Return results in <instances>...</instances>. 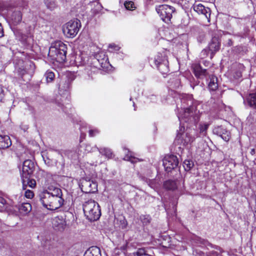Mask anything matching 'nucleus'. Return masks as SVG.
Returning a JSON list of instances; mask_svg holds the SVG:
<instances>
[{
	"label": "nucleus",
	"mask_w": 256,
	"mask_h": 256,
	"mask_svg": "<svg viewBox=\"0 0 256 256\" xmlns=\"http://www.w3.org/2000/svg\"><path fill=\"white\" fill-rule=\"evenodd\" d=\"M92 62L94 66L88 65L84 68L85 72L89 76H92V74H95L100 68H107L109 64L108 58L104 52H100L96 54L92 58Z\"/></svg>",
	"instance_id": "1"
},
{
	"label": "nucleus",
	"mask_w": 256,
	"mask_h": 256,
	"mask_svg": "<svg viewBox=\"0 0 256 256\" xmlns=\"http://www.w3.org/2000/svg\"><path fill=\"white\" fill-rule=\"evenodd\" d=\"M66 45L61 41H56L50 48L48 55L58 62H63L66 60Z\"/></svg>",
	"instance_id": "2"
},
{
	"label": "nucleus",
	"mask_w": 256,
	"mask_h": 256,
	"mask_svg": "<svg viewBox=\"0 0 256 256\" xmlns=\"http://www.w3.org/2000/svg\"><path fill=\"white\" fill-rule=\"evenodd\" d=\"M83 210L86 218L90 221L99 219L101 215L98 204L94 200H88L83 204Z\"/></svg>",
	"instance_id": "3"
},
{
	"label": "nucleus",
	"mask_w": 256,
	"mask_h": 256,
	"mask_svg": "<svg viewBox=\"0 0 256 256\" xmlns=\"http://www.w3.org/2000/svg\"><path fill=\"white\" fill-rule=\"evenodd\" d=\"M180 104H177L178 110H183V112H200L196 102H194L192 95L183 94L180 97Z\"/></svg>",
	"instance_id": "4"
},
{
	"label": "nucleus",
	"mask_w": 256,
	"mask_h": 256,
	"mask_svg": "<svg viewBox=\"0 0 256 256\" xmlns=\"http://www.w3.org/2000/svg\"><path fill=\"white\" fill-rule=\"evenodd\" d=\"M62 198L52 197V196H40V202L48 210H54L60 208L64 203Z\"/></svg>",
	"instance_id": "5"
},
{
	"label": "nucleus",
	"mask_w": 256,
	"mask_h": 256,
	"mask_svg": "<svg viewBox=\"0 0 256 256\" xmlns=\"http://www.w3.org/2000/svg\"><path fill=\"white\" fill-rule=\"evenodd\" d=\"M77 124L80 125V142H82L86 136V132H88V135L90 137H94L100 133V130L98 128L90 126L82 121L80 120H74Z\"/></svg>",
	"instance_id": "6"
},
{
	"label": "nucleus",
	"mask_w": 256,
	"mask_h": 256,
	"mask_svg": "<svg viewBox=\"0 0 256 256\" xmlns=\"http://www.w3.org/2000/svg\"><path fill=\"white\" fill-rule=\"evenodd\" d=\"M80 26V21L78 19L70 20L64 26L63 32L68 38H74L77 34Z\"/></svg>",
	"instance_id": "7"
},
{
	"label": "nucleus",
	"mask_w": 256,
	"mask_h": 256,
	"mask_svg": "<svg viewBox=\"0 0 256 256\" xmlns=\"http://www.w3.org/2000/svg\"><path fill=\"white\" fill-rule=\"evenodd\" d=\"M156 11L163 21L168 22L172 17V14L174 12V8L168 5L162 4L156 8Z\"/></svg>",
	"instance_id": "8"
},
{
	"label": "nucleus",
	"mask_w": 256,
	"mask_h": 256,
	"mask_svg": "<svg viewBox=\"0 0 256 256\" xmlns=\"http://www.w3.org/2000/svg\"><path fill=\"white\" fill-rule=\"evenodd\" d=\"M178 164L177 157L174 155L166 156L163 160V166L165 170L168 172H170L176 168Z\"/></svg>",
	"instance_id": "9"
},
{
	"label": "nucleus",
	"mask_w": 256,
	"mask_h": 256,
	"mask_svg": "<svg viewBox=\"0 0 256 256\" xmlns=\"http://www.w3.org/2000/svg\"><path fill=\"white\" fill-rule=\"evenodd\" d=\"M80 188L84 192L93 193L96 190L97 185L92 181L84 180L81 182Z\"/></svg>",
	"instance_id": "10"
},
{
	"label": "nucleus",
	"mask_w": 256,
	"mask_h": 256,
	"mask_svg": "<svg viewBox=\"0 0 256 256\" xmlns=\"http://www.w3.org/2000/svg\"><path fill=\"white\" fill-rule=\"evenodd\" d=\"M34 168V164L32 160H24L23 162L21 176H31L33 174Z\"/></svg>",
	"instance_id": "11"
},
{
	"label": "nucleus",
	"mask_w": 256,
	"mask_h": 256,
	"mask_svg": "<svg viewBox=\"0 0 256 256\" xmlns=\"http://www.w3.org/2000/svg\"><path fill=\"white\" fill-rule=\"evenodd\" d=\"M70 87V81L69 79L65 80L64 82H62L59 87V93L62 96V98H64L66 96V99L69 100L70 94L68 90Z\"/></svg>",
	"instance_id": "12"
},
{
	"label": "nucleus",
	"mask_w": 256,
	"mask_h": 256,
	"mask_svg": "<svg viewBox=\"0 0 256 256\" xmlns=\"http://www.w3.org/2000/svg\"><path fill=\"white\" fill-rule=\"evenodd\" d=\"M193 9L198 14L204 16L205 18L210 21V8L205 7L201 4H195L193 5Z\"/></svg>",
	"instance_id": "13"
},
{
	"label": "nucleus",
	"mask_w": 256,
	"mask_h": 256,
	"mask_svg": "<svg viewBox=\"0 0 256 256\" xmlns=\"http://www.w3.org/2000/svg\"><path fill=\"white\" fill-rule=\"evenodd\" d=\"M52 224L54 228L56 230L62 232L66 228V222L62 216H56L53 219Z\"/></svg>",
	"instance_id": "14"
},
{
	"label": "nucleus",
	"mask_w": 256,
	"mask_h": 256,
	"mask_svg": "<svg viewBox=\"0 0 256 256\" xmlns=\"http://www.w3.org/2000/svg\"><path fill=\"white\" fill-rule=\"evenodd\" d=\"M95 149H97L98 150V148L96 146L94 147H92L90 144H84V152H82V150H80V148H76V154L72 158L73 159L76 160L80 158V156H83L84 153L94 151Z\"/></svg>",
	"instance_id": "15"
},
{
	"label": "nucleus",
	"mask_w": 256,
	"mask_h": 256,
	"mask_svg": "<svg viewBox=\"0 0 256 256\" xmlns=\"http://www.w3.org/2000/svg\"><path fill=\"white\" fill-rule=\"evenodd\" d=\"M8 15L10 16V20L14 25L18 24L22 20V14L19 10H15L11 14H10V11H8Z\"/></svg>",
	"instance_id": "16"
},
{
	"label": "nucleus",
	"mask_w": 256,
	"mask_h": 256,
	"mask_svg": "<svg viewBox=\"0 0 256 256\" xmlns=\"http://www.w3.org/2000/svg\"><path fill=\"white\" fill-rule=\"evenodd\" d=\"M214 134L220 136L224 140L228 142L230 138V132L222 126H218L214 130Z\"/></svg>",
	"instance_id": "17"
},
{
	"label": "nucleus",
	"mask_w": 256,
	"mask_h": 256,
	"mask_svg": "<svg viewBox=\"0 0 256 256\" xmlns=\"http://www.w3.org/2000/svg\"><path fill=\"white\" fill-rule=\"evenodd\" d=\"M30 176H21L22 188L26 190L28 186L30 188H34L36 186V181L34 179L30 178Z\"/></svg>",
	"instance_id": "18"
},
{
	"label": "nucleus",
	"mask_w": 256,
	"mask_h": 256,
	"mask_svg": "<svg viewBox=\"0 0 256 256\" xmlns=\"http://www.w3.org/2000/svg\"><path fill=\"white\" fill-rule=\"evenodd\" d=\"M52 196V197L62 198V190L58 188H54L52 189L50 188L49 190H46L42 193L40 196Z\"/></svg>",
	"instance_id": "19"
},
{
	"label": "nucleus",
	"mask_w": 256,
	"mask_h": 256,
	"mask_svg": "<svg viewBox=\"0 0 256 256\" xmlns=\"http://www.w3.org/2000/svg\"><path fill=\"white\" fill-rule=\"evenodd\" d=\"M190 113H178V118L180 122V124H184V122H191L193 121L194 118L190 115Z\"/></svg>",
	"instance_id": "20"
},
{
	"label": "nucleus",
	"mask_w": 256,
	"mask_h": 256,
	"mask_svg": "<svg viewBox=\"0 0 256 256\" xmlns=\"http://www.w3.org/2000/svg\"><path fill=\"white\" fill-rule=\"evenodd\" d=\"M11 144L12 142L8 136L0 135V149L8 148Z\"/></svg>",
	"instance_id": "21"
},
{
	"label": "nucleus",
	"mask_w": 256,
	"mask_h": 256,
	"mask_svg": "<svg viewBox=\"0 0 256 256\" xmlns=\"http://www.w3.org/2000/svg\"><path fill=\"white\" fill-rule=\"evenodd\" d=\"M210 81L208 83V89L211 91H215L218 88V78L214 75H211L209 77Z\"/></svg>",
	"instance_id": "22"
},
{
	"label": "nucleus",
	"mask_w": 256,
	"mask_h": 256,
	"mask_svg": "<svg viewBox=\"0 0 256 256\" xmlns=\"http://www.w3.org/2000/svg\"><path fill=\"white\" fill-rule=\"evenodd\" d=\"M158 70L164 75L169 72L168 62V60H164L162 63L156 65Z\"/></svg>",
	"instance_id": "23"
},
{
	"label": "nucleus",
	"mask_w": 256,
	"mask_h": 256,
	"mask_svg": "<svg viewBox=\"0 0 256 256\" xmlns=\"http://www.w3.org/2000/svg\"><path fill=\"white\" fill-rule=\"evenodd\" d=\"M220 42L216 38H213L208 46V48L211 51L212 54H214L220 49Z\"/></svg>",
	"instance_id": "24"
},
{
	"label": "nucleus",
	"mask_w": 256,
	"mask_h": 256,
	"mask_svg": "<svg viewBox=\"0 0 256 256\" xmlns=\"http://www.w3.org/2000/svg\"><path fill=\"white\" fill-rule=\"evenodd\" d=\"M84 256H102L100 250L97 246H92L86 251Z\"/></svg>",
	"instance_id": "25"
},
{
	"label": "nucleus",
	"mask_w": 256,
	"mask_h": 256,
	"mask_svg": "<svg viewBox=\"0 0 256 256\" xmlns=\"http://www.w3.org/2000/svg\"><path fill=\"white\" fill-rule=\"evenodd\" d=\"M168 83L172 88H178L180 86V79L178 76H174L170 78Z\"/></svg>",
	"instance_id": "26"
},
{
	"label": "nucleus",
	"mask_w": 256,
	"mask_h": 256,
	"mask_svg": "<svg viewBox=\"0 0 256 256\" xmlns=\"http://www.w3.org/2000/svg\"><path fill=\"white\" fill-rule=\"evenodd\" d=\"M20 212L22 215H26L32 210V206L28 202L21 204L18 208Z\"/></svg>",
	"instance_id": "27"
},
{
	"label": "nucleus",
	"mask_w": 256,
	"mask_h": 256,
	"mask_svg": "<svg viewBox=\"0 0 256 256\" xmlns=\"http://www.w3.org/2000/svg\"><path fill=\"white\" fill-rule=\"evenodd\" d=\"M194 73L196 77L200 78L202 76H206V70L203 69L200 66H197L194 68Z\"/></svg>",
	"instance_id": "28"
},
{
	"label": "nucleus",
	"mask_w": 256,
	"mask_h": 256,
	"mask_svg": "<svg viewBox=\"0 0 256 256\" xmlns=\"http://www.w3.org/2000/svg\"><path fill=\"white\" fill-rule=\"evenodd\" d=\"M125 150L126 155L124 158V160L127 161H130L132 163H136L138 162V159L132 156V152H130L128 150L124 148Z\"/></svg>",
	"instance_id": "29"
},
{
	"label": "nucleus",
	"mask_w": 256,
	"mask_h": 256,
	"mask_svg": "<svg viewBox=\"0 0 256 256\" xmlns=\"http://www.w3.org/2000/svg\"><path fill=\"white\" fill-rule=\"evenodd\" d=\"M249 106L256 110V93L250 94L247 98Z\"/></svg>",
	"instance_id": "30"
},
{
	"label": "nucleus",
	"mask_w": 256,
	"mask_h": 256,
	"mask_svg": "<svg viewBox=\"0 0 256 256\" xmlns=\"http://www.w3.org/2000/svg\"><path fill=\"white\" fill-rule=\"evenodd\" d=\"M164 186L166 189L174 190L177 188V184L175 180H168L164 182Z\"/></svg>",
	"instance_id": "31"
},
{
	"label": "nucleus",
	"mask_w": 256,
	"mask_h": 256,
	"mask_svg": "<svg viewBox=\"0 0 256 256\" xmlns=\"http://www.w3.org/2000/svg\"><path fill=\"white\" fill-rule=\"evenodd\" d=\"M98 150L100 153L104 155L108 158H112L113 157V153L112 150L107 148H98Z\"/></svg>",
	"instance_id": "32"
},
{
	"label": "nucleus",
	"mask_w": 256,
	"mask_h": 256,
	"mask_svg": "<svg viewBox=\"0 0 256 256\" xmlns=\"http://www.w3.org/2000/svg\"><path fill=\"white\" fill-rule=\"evenodd\" d=\"M10 210H12L11 206L6 202V200L0 197V212Z\"/></svg>",
	"instance_id": "33"
},
{
	"label": "nucleus",
	"mask_w": 256,
	"mask_h": 256,
	"mask_svg": "<svg viewBox=\"0 0 256 256\" xmlns=\"http://www.w3.org/2000/svg\"><path fill=\"white\" fill-rule=\"evenodd\" d=\"M164 60H168L166 56L162 53H158L154 57V62L156 66L162 63Z\"/></svg>",
	"instance_id": "34"
},
{
	"label": "nucleus",
	"mask_w": 256,
	"mask_h": 256,
	"mask_svg": "<svg viewBox=\"0 0 256 256\" xmlns=\"http://www.w3.org/2000/svg\"><path fill=\"white\" fill-rule=\"evenodd\" d=\"M194 166V162L192 160H186L183 162V166L186 171H190Z\"/></svg>",
	"instance_id": "35"
},
{
	"label": "nucleus",
	"mask_w": 256,
	"mask_h": 256,
	"mask_svg": "<svg viewBox=\"0 0 256 256\" xmlns=\"http://www.w3.org/2000/svg\"><path fill=\"white\" fill-rule=\"evenodd\" d=\"M209 124L206 123L200 124L199 125L198 129L200 133L203 136H206L207 134V130L208 128Z\"/></svg>",
	"instance_id": "36"
},
{
	"label": "nucleus",
	"mask_w": 256,
	"mask_h": 256,
	"mask_svg": "<svg viewBox=\"0 0 256 256\" xmlns=\"http://www.w3.org/2000/svg\"><path fill=\"white\" fill-rule=\"evenodd\" d=\"M54 72L50 70H47L44 74V77L47 83L52 82L54 80Z\"/></svg>",
	"instance_id": "37"
},
{
	"label": "nucleus",
	"mask_w": 256,
	"mask_h": 256,
	"mask_svg": "<svg viewBox=\"0 0 256 256\" xmlns=\"http://www.w3.org/2000/svg\"><path fill=\"white\" fill-rule=\"evenodd\" d=\"M236 67L238 68L236 72L233 74V76L235 79H238L242 76V72L240 69H242L243 67V65L238 64H236Z\"/></svg>",
	"instance_id": "38"
},
{
	"label": "nucleus",
	"mask_w": 256,
	"mask_h": 256,
	"mask_svg": "<svg viewBox=\"0 0 256 256\" xmlns=\"http://www.w3.org/2000/svg\"><path fill=\"white\" fill-rule=\"evenodd\" d=\"M148 251L144 248H138L136 252L130 254L128 256H144Z\"/></svg>",
	"instance_id": "39"
},
{
	"label": "nucleus",
	"mask_w": 256,
	"mask_h": 256,
	"mask_svg": "<svg viewBox=\"0 0 256 256\" xmlns=\"http://www.w3.org/2000/svg\"><path fill=\"white\" fill-rule=\"evenodd\" d=\"M140 220L144 224H148L150 222V217L148 215H142L140 216Z\"/></svg>",
	"instance_id": "40"
},
{
	"label": "nucleus",
	"mask_w": 256,
	"mask_h": 256,
	"mask_svg": "<svg viewBox=\"0 0 256 256\" xmlns=\"http://www.w3.org/2000/svg\"><path fill=\"white\" fill-rule=\"evenodd\" d=\"M124 5L126 8L128 10H132L136 8L134 2L132 1L126 2Z\"/></svg>",
	"instance_id": "41"
},
{
	"label": "nucleus",
	"mask_w": 256,
	"mask_h": 256,
	"mask_svg": "<svg viewBox=\"0 0 256 256\" xmlns=\"http://www.w3.org/2000/svg\"><path fill=\"white\" fill-rule=\"evenodd\" d=\"M24 196L26 198H33L34 194L32 191L29 190H27L25 192Z\"/></svg>",
	"instance_id": "42"
},
{
	"label": "nucleus",
	"mask_w": 256,
	"mask_h": 256,
	"mask_svg": "<svg viewBox=\"0 0 256 256\" xmlns=\"http://www.w3.org/2000/svg\"><path fill=\"white\" fill-rule=\"evenodd\" d=\"M110 49L113 50L114 51H118L120 49V47L115 44H110L108 46Z\"/></svg>",
	"instance_id": "43"
},
{
	"label": "nucleus",
	"mask_w": 256,
	"mask_h": 256,
	"mask_svg": "<svg viewBox=\"0 0 256 256\" xmlns=\"http://www.w3.org/2000/svg\"><path fill=\"white\" fill-rule=\"evenodd\" d=\"M18 74L22 77V78H23V76L26 74V70L24 68H20L18 70Z\"/></svg>",
	"instance_id": "44"
},
{
	"label": "nucleus",
	"mask_w": 256,
	"mask_h": 256,
	"mask_svg": "<svg viewBox=\"0 0 256 256\" xmlns=\"http://www.w3.org/2000/svg\"><path fill=\"white\" fill-rule=\"evenodd\" d=\"M186 136L187 138L184 140V144H187L193 141L192 138V137L188 136L187 134H186Z\"/></svg>",
	"instance_id": "45"
},
{
	"label": "nucleus",
	"mask_w": 256,
	"mask_h": 256,
	"mask_svg": "<svg viewBox=\"0 0 256 256\" xmlns=\"http://www.w3.org/2000/svg\"><path fill=\"white\" fill-rule=\"evenodd\" d=\"M4 94L2 89L0 88V102H2L4 98Z\"/></svg>",
	"instance_id": "46"
},
{
	"label": "nucleus",
	"mask_w": 256,
	"mask_h": 256,
	"mask_svg": "<svg viewBox=\"0 0 256 256\" xmlns=\"http://www.w3.org/2000/svg\"><path fill=\"white\" fill-rule=\"evenodd\" d=\"M149 98L150 100L152 102H154L156 100V96L152 94V95H151L150 96Z\"/></svg>",
	"instance_id": "47"
},
{
	"label": "nucleus",
	"mask_w": 256,
	"mask_h": 256,
	"mask_svg": "<svg viewBox=\"0 0 256 256\" xmlns=\"http://www.w3.org/2000/svg\"><path fill=\"white\" fill-rule=\"evenodd\" d=\"M4 36V31L2 27L0 24V38H2Z\"/></svg>",
	"instance_id": "48"
},
{
	"label": "nucleus",
	"mask_w": 256,
	"mask_h": 256,
	"mask_svg": "<svg viewBox=\"0 0 256 256\" xmlns=\"http://www.w3.org/2000/svg\"><path fill=\"white\" fill-rule=\"evenodd\" d=\"M184 126H180V132H178V135L181 134L184 131Z\"/></svg>",
	"instance_id": "49"
},
{
	"label": "nucleus",
	"mask_w": 256,
	"mask_h": 256,
	"mask_svg": "<svg viewBox=\"0 0 256 256\" xmlns=\"http://www.w3.org/2000/svg\"><path fill=\"white\" fill-rule=\"evenodd\" d=\"M22 128L26 132L28 128V125H24L22 126Z\"/></svg>",
	"instance_id": "50"
},
{
	"label": "nucleus",
	"mask_w": 256,
	"mask_h": 256,
	"mask_svg": "<svg viewBox=\"0 0 256 256\" xmlns=\"http://www.w3.org/2000/svg\"><path fill=\"white\" fill-rule=\"evenodd\" d=\"M44 161L45 163L48 165V166H50V160L48 158H47V160H45V158H44Z\"/></svg>",
	"instance_id": "51"
},
{
	"label": "nucleus",
	"mask_w": 256,
	"mask_h": 256,
	"mask_svg": "<svg viewBox=\"0 0 256 256\" xmlns=\"http://www.w3.org/2000/svg\"><path fill=\"white\" fill-rule=\"evenodd\" d=\"M250 154L253 156L256 154V150L254 148H252L250 152Z\"/></svg>",
	"instance_id": "52"
},
{
	"label": "nucleus",
	"mask_w": 256,
	"mask_h": 256,
	"mask_svg": "<svg viewBox=\"0 0 256 256\" xmlns=\"http://www.w3.org/2000/svg\"><path fill=\"white\" fill-rule=\"evenodd\" d=\"M97 6H98V10H101L102 8V6L100 4H99L98 2L97 4Z\"/></svg>",
	"instance_id": "53"
},
{
	"label": "nucleus",
	"mask_w": 256,
	"mask_h": 256,
	"mask_svg": "<svg viewBox=\"0 0 256 256\" xmlns=\"http://www.w3.org/2000/svg\"><path fill=\"white\" fill-rule=\"evenodd\" d=\"M198 83H197V82L196 84H192V83H191L190 86L192 88L194 89V86H195L198 85Z\"/></svg>",
	"instance_id": "54"
},
{
	"label": "nucleus",
	"mask_w": 256,
	"mask_h": 256,
	"mask_svg": "<svg viewBox=\"0 0 256 256\" xmlns=\"http://www.w3.org/2000/svg\"><path fill=\"white\" fill-rule=\"evenodd\" d=\"M230 110H231L230 107L225 106V111H230Z\"/></svg>",
	"instance_id": "55"
},
{
	"label": "nucleus",
	"mask_w": 256,
	"mask_h": 256,
	"mask_svg": "<svg viewBox=\"0 0 256 256\" xmlns=\"http://www.w3.org/2000/svg\"><path fill=\"white\" fill-rule=\"evenodd\" d=\"M144 256H152V255H150V254H148V252H146V253H145V254H144Z\"/></svg>",
	"instance_id": "56"
},
{
	"label": "nucleus",
	"mask_w": 256,
	"mask_h": 256,
	"mask_svg": "<svg viewBox=\"0 0 256 256\" xmlns=\"http://www.w3.org/2000/svg\"><path fill=\"white\" fill-rule=\"evenodd\" d=\"M60 106V107H61V108H62V110H64V109H63V108H62L63 104H60V106Z\"/></svg>",
	"instance_id": "57"
},
{
	"label": "nucleus",
	"mask_w": 256,
	"mask_h": 256,
	"mask_svg": "<svg viewBox=\"0 0 256 256\" xmlns=\"http://www.w3.org/2000/svg\"><path fill=\"white\" fill-rule=\"evenodd\" d=\"M5 6L8 10H9L10 8L8 6Z\"/></svg>",
	"instance_id": "58"
},
{
	"label": "nucleus",
	"mask_w": 256,
	"mask_h": 256,
	"mask_svg": "<svg viewBox=\"0 0 256 256\" xmlns=\"http://www.w3.org/2000/svg\"><path fill=\"white\" fill-rule=\"evenodd\" d=\"M48 8H50V9H52V6H47Z\"/></svg>",
	"instance_id": "59"
},
{
	"label": "nucleus",
	"mask_w": 256,
	"mask_h": 256,
	"mask_svg": "<svg viewBox=\"0 0 256 256\" xmlns=\"http://www.w3.org/2000/svg\"><path fill=\"white\" fill-rule=\"evenodd\" d=\"M62 2H67L68 1V0H62Z\"/></svg>",
	"instance_id": "60"
}]
</instances>
